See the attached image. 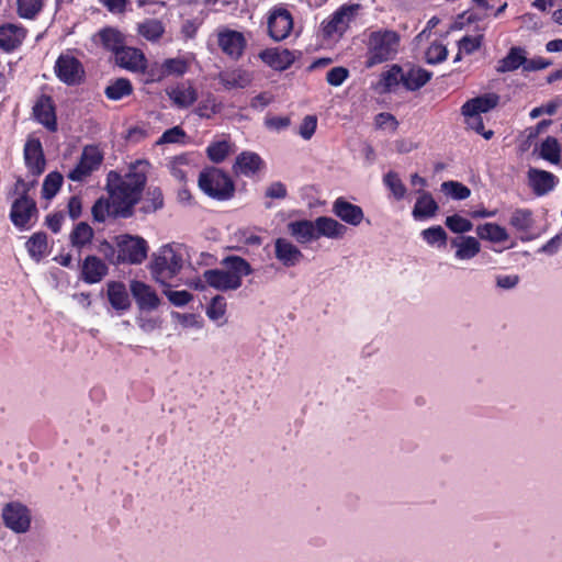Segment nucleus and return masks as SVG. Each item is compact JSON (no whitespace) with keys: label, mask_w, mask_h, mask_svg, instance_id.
I'll return each mask as SVG.
<instances>
[{"label":"nucleus","mask_w":562,"mask_h":562,"mask_svg":"<svg viewBox=\"0 0 562 562\" xmlns=\"http://www.w3.org/2000/svg\"><path fill=\"white\" fill-rule=\"evenodd\" d=\"M149 164L137 160L122 176L110 171L106 177V190L110 200L100 198L91 209L93 220L104 222L108 216L127 218L134 214V206L139 202L147 181Z\"/></svg>","instance_id":"obj_1"},{"label":"nucleus","mask_w":562,"mask_h":562,"mask_svg":"<svg viewBox=\"0 0 562 562\" xmlns=\"http://www.w3.org/2000/svg\"><path fill=\"white\" fill-rule=\"evenodd\" d=\"M221 265L222 268L203 272L205 283L221 292L238 290L243 284V278L252 273L249 262L239 256H227Z\"/></svg>","instance_id":"obj_2"},{"label":"nucleus","mask_w":562,"mask_h":562,"mask_svg":"<svg viewBox=\"0 0 562 562\" xmlns=\"http://www.w3.org/2000/svg\"><path fill=\"white\" fill-rule=\"evenodd\" d=\"M187 248L182 244H167L151 256L150 273L155 281L169 286V281L182 269L186 261Z\"/></svg>","instance_id":"obj_3"},{"label":"nucleus","mask_w":562,"mask_h":562,"mask_svg":"<svg viewBox=\"0 0 562 562\" xmlns=\"http://www.w3.org/2000/svg\"><path fill=\"white\" fill-rule=\"evenodd\" d=\"M401 37L392 30L371 32L367 41L366 67L372 68L393 59L400 47Z\"/></svg>","instance_id":"obj_4"},{"label":"nucleus","mask_w":562,"mask_h":562,"mask_svg":"<svg viewBox=\"0 0 562 562\" xmlns=\"http://www.w3.org/2000/svg\"><path fill=\"white\" fill-rule=\"evenodd\" d=\"M198 184L206 195L218 201L231 199L235 192V184L229 176L215 167L203 170Z\"/></svg>","instance_id":"obj_5"},{"label":"nucleus","mask_w":562,"mask_h":562,"mask_svg":"<svg viewBox=\"0 0 562 562\" xmlns=\"http://www.w3.org/2000/svg\"><path fill=\"white\" fill-rule=\"evenodd\" d=\"M120 263L140 265L147 257V241L139 236L121 235L116 237Z\"/></svg>","instance_id":"obj_6"},{"label":"nucleus","mask_w":562,"mask_h":562,"mask_svg":"<svg viewBox=\"0 0 562 562\" xmlns=\"http://www.w3.org/2000/svg\"><path fill=\"white\" fill-rule=\"evenodd\" d=\"M1 516L4 526L15 533H25L31 527V513L21 503L11 502L5 504Z\"/></svg>","instance_id":"obj_7"},{"label":"nucleus","mask_w":562,"mask_h":562,"mask_svg":"<svg viewBox=\"0 0 562 562\" xmlns=\"http://www.w3.org/2000/svg\"><path fill=\"white\" fill-rule=\"evenodd\" d=\"M103 160V154L97 146H86L78 165L68 173L72 181H82L99 168Z\"/></svg>","instance_id":"obj_8"},{"label":"nucleus","mask_w":562,"mask_h":562,"mask_svg":"<svg viewBox=\"0 0 562 562\" xmlns=\"http://www.w3.org/2000/svg\"><path fill=\"white\" fill-rule=\"evenodd\" d=\"M267 24L270 37L280 42L290 35L293 29V18L289 10L278 7L270 11Z\"/></svg>","instance_id":"obj_9"},{"label":"nucleus","mask_w":562,"mask_h":562,"mask_svg":"<svg viewBox=\"0 0 562 562\" xmlns=\"http://www.w3.org/2000/svg\"><path fill=\"white\" fill-rule=\"evenodd\" d=\"M37 207L29 195H21L11 205L10 220L19 228H27L31 220L36 215Z\"/></svg>","instance_id":"obj_10"},{"label":"nucleus","mask_w":562,"mask_h":562,"mask_svg":"<svg viewBox=\"0 0 562 562\" xmlns=\"http://www.w3.org/2000/svg\"><path fill=\"white\" fill-rule=\"evenodd\" d=\"M55 71L57 77L67 85L79 83L85 74L80 61L68 55H61L58 57Z\"/></svg>","instance_id":"obj_11"},{"label":"nucleus","mask_w":562,"mask_h":562,"mask_svg":"<svg viewBox=\"0 0 562 562\" xmlns=\"http://www.w3.org/2000/svg\"><path fill=\"white\" fill-rule=\"evenodd\" d=\"M217 43L223 53L233 59H238L243 55L247 44L243 33L234 30L220 32Z\"/></svg>","instance_id":"obj_12"},{"label":"nucleus","mask_w":562,"mask_h":562,"mask_svg":"<svg viewBox=\"0 0 562 562\" xmlns=\"http://www.w3.org/2000/svg\"><path fill=\"white\" fill-rule=\"evenodd\" d=\"M359 5H344L337 10L331 19L325 24L324 32L327 36L334 34L341 35L349 26V23L353 19Z\"/></svg>","instance_id":"obj_13"},{"label":"nucleus","mask_w":562,"mask_h":562,"mask_svg":"<svg viewBox=\"0 0 562 562\" xmlns=\"http://www.w3.org/2000/svg\"><path fill=\"white\" fill-rule=\"evenodd\" d=\"M527 178L529 187L538 196L548 194L554 189L558 182L553 173L537 168H529Z\"/></svg>","instance_id":"obj_14"},{"label":"nucleus","mask_w":562,"mask_h":562,"mask_svg":"<svg viewBox=\"0 0 562 562\" xmlns=\"http://www.w3.org/2000/svg\"><path fill=\"white\" fill-rule=\"evenodd\" d=\"M130 289L140 310L151 311L159 306L160 300L150 285L134 280Z\"/></svg>","instance_id":"obj_15"},{"label":"nucleus","mask_w":562,"mask_h":562,"mask_svg":"<svg viewBox=\"0 0 562 562\" xmlns=\"http://www.w3.org/2000/svg\"><path fill=\"white\" fill-rule=\"evenodd\" d=\"M274 255L284 267H294L303 258L302 251L285 238H278L276 240Z\"/></svg>","instance_id":"obj_16"},{"label":"nucleus","mask_w":562,"mask_h":562,"mask_svg":"<svg viewBox=\"0 0 562 562\" xmlns=\"http://www.w3.org/2000/svg\"><path fill=\"white\" fill-rule=\"evenodd\" d=\"M108 266L97 256H87L81 266V278L92 284L100 282L108 274Z\"/></svg>","instance_id":"obj_17"},{"label":"nucleus","mask_w":562,"mask_h":562,"mask_svg":"<svg viewBox=\"0 0 562 562\" xmlns=\"http://www.w3.org/2000/svg\"><path fill=\"white\" fill-rule=\"evenodd\" d=\"M333 212L347 224L358 226L363 220V211L360 206L338 198L333 204Z\"/></svg>","instance_id":"obj_18"},{"label":"nucleus","mask_w":562,"mask_h":562,"mask_svg":"<svg viewBox=\"0 0 562 562\" xmlns=\"http://www.w3.org/2000/svg\"><path fill=\"white\" fill-rule=\"evenodd\" d=\"M115 60L117 65L128 70L138 71L146 68L145 56L137 48L123 46L115 53Z\"/></svg>","instance_id":"obj_19"},{"label":"nucleus","mask_w":562,"mask_h":562,"mask_svg":"<svg viewBox=\"0 0 562 562\" xmlns=\"http://www.w3.org/2000/svg\"><path fill=\"white\" fill-rule=\"evenodd\" d=\"M509 224L519 234L521 240H530L533 238L531 231L535 226L533 214L528 209H516L510 216Z\"/></svg>","instance_id":"obj_20"},{"label":"nucleus","mask_w":562,"mask_h":562,"mask_svg":"<svg viewBox=\"0 0 562 562\" xmlns=\"http://www.w3.org/2000/svg\"><path fill=\"white\" fill-rule=\"evenodd\" d=\"M263 63L277 70H284L294 61V55L289 49L279 47L267 48L259 54Z\"/></svg>","instance_id":"obj_21"},{"label":"nucleus","mask_w":562,"mask_h":562,"mask_svg":"<svg viewBox=\"0 0 562 562\" xmlns=\"http://www.w3.org/2000/svg\"><path fill=\"white\" fill-rule=\"evenodd\" d=\"M26 31L16 24L0 25V47L5 52L15 49L24 40Z\"/></svg>","instance_id":"obj_22"},{"label":"nucleus","mask_w":562,"mask_h":562,"mask_svg":"<svg viewBox=\"0 0 562 562\" xmlns=\"http://www.w3.org/2000/svg\"><path fill=\"white\" fill-rule=\"evenodd\" d=\"M24 158L26 166L34 176H40L44 171L45 158L40 140L31 139L25 144Z\"/></svg>","instance_id":"obj_23"},{"label":"nucleus","mask_w":562,"mask_h":562,"mask_svg":"<svg viewBox=\"0 0 562 562\" xmlns=\"http://www.w3.org/2000/svg\"><path fill=\"white\" fill-rule=\"evenodd\" d=\"M35 119L49 131H56L57 122L53 101L47 95H42L33 108Z\"/></svg>","instance_id":"obj_24"},{"label":"nucleus","mask_w":562,"mask_h":562,"mask_svg":"<svg viewBox=\"0 0 562 562\" xmlns=\"http://www.w3.org/2000/svg\"><path fill=\"white\" fill-rule=\"evenodd\" d=\"M262 167V160L258 154L251 151L240 153L233 165L235 175L254 176Z\"/></svg>","instance_id":"obj_25"},{"label":"nucleus","mask_w":562,"mask_h":562,"mask_svg":"<svg viewBox=\"0 0 562 562\" xmlns=\"http://www.w3.org/2000/svg\"><path fill=\"white\" fill-rule=\"evenodd\" d=\"M499 102L496 93H485L473 98L462 105V114H481L494 109Z\"/></svg>","instance_id":"obj_26"},{"label":"nucleus","mask_w":562,"mask_h":562,"mask_svg":"<svg viewBox=\"0 0 562 562\" xmlns=\"http://www.w3.org/2000/svg\"><path fill=\"white\" fill-rule=\"evenodd\" d=\"M451 246L457 248L456 257L460 260H470L481 250V245L475 237L461 236L451 240Z\"/></svg>","instance_id":"obj_27"},{"label":"nucleus","mask_w":562,"mask_h":562,"mask_svg":"<svg viewBox=\"0 0 562 562\" xmlns=\"http://www.w3.org/2000/svg\"><path fill=\"white\" fill-rule=\"evenodd\" d=\"M526 50L522 47H512L508 54L498 60L496 71L499 74L517 70L519 67H525Z\"/></svg>","instance_id":"obj_28"},{"label":"nucleus","mask_w":562,"mask_h":562,"mask_svg":"<svg viewBox=\"0 0 562 562\" xmlns=\"http://www.w3.org/2000/svg\"><path fill=\"white\" fill-rule=\"evenodd\" d=\"M418 193L419 196L412 213L414 218L422 220L435 216L439 210L438 203L429 192L420 190Z\"/></svg>","instance_id":"obj_29"},{"label":"nucleus","mask_w":562,"mask_h":562,"mask_svg":"<svg viewBox=\"0 0 562 562\" xmlns=\"http://www.w3.org/2000/svg\"><path fill=\"white\" fill-rule=\"evenodd\" d=\"M288 229L301 244H306L318 238L315 222L313 223L307 220L291 222L288 225Z\"/></svg>","instance_id":"obj_30"},{"label":"nucleus","mask_w":562,"mask_h":562,"mask_svg":"<svg viewBox=\"0 0 562 562\" xmlns=\"http://www.w3.org/2000/svg\"><path fill=\"white\" fill-rule=\"evenodd\" d=\"M315 225L317 237L341 238L347 232V227L333 217L321 216L315 220Z\"/></svg>","instance_id":"obj_31"},{"label":"nucleus","mask_w":562,"mask_h":562,"mask_svg":"<svg viewBox=\"0 0 562 562\" xmlns=\"http://www.w3.org/2000/svg\"><path fill=\"white\" fill-rule=\"evenodd\" d=\"M168 97L178 108H189L198 99L196 90L191 86H177L167 91Z\"/></svg>","instance_id":"obj_32"},{"label":"nucleus","mask_w":562,"mask_h":562,"mask_svg":"<svg viewBox=\"0 0 562 562\" xmlns=\"http://www.w3.org/2000/svg\"><path fill=\"white\" fill-rule=\"evenodd\" d=\"M431 78V72L423 68H411L403 72L401 80L406 89L415 91L425 86Z\"/></svg>","instance_id":"obj_33"},{"label":"nucleus","mask_w":562,"mask_h":562,"mask_svg":"<svg viewBox=\"0 0 562 562\" xmlns=\"http://www.w3.org/2000/svg\"><path fill=\"white\" fill-rule=\"evenodd\" d=\"M108 299L115 310H127L131 304L125 285L121 282H110L108 284Z\"/></svg>","instance_id":"obj_34"},{"label":"nucleus","mask_w":562,"mask_h":562,"mask_svg":"<svg viewBox=\"0 0 562 562\" xmlns=\"http://www.w3.org/2000/svg\"><path fill=\"white\" fill-rule=\"evenodd\" d=\"M93 235L92 227L86 222H80L71 231L69 240L74 248L81 250L87 245L91 244Z\"/></svg>","instance_id":"obj_35"},{"label":"nucleus","mask_w":562,"mask_h":562,"mask_svg":"<svg viewBox=\"0 0 562 562\" xmlns=\"http://www.w3.org/2000/svg\"><path fill=\"white\" fill-rule=\"evenodd\" d=\"M220 82L227 90L243 89L250 83L249 75L240 69L222 72L218 76Z\"/></svg>","instance_id":"obj_36"},{"label":"nucleus","mask_w":562,"mask_h":562,"mask_svg":"<svg viewBox=\"0 0 562 562\" xmlns=\"http://www.w3.org/2000/svg\"><path fill=\"white\" fill-rule=\"evenodd\" d=\"M476 234L481 239L493 243H502L508 239L507 231L495 223H485L476 227Z\"/></svg>","instance_id":"obj_37"},{"label":"nucleus","mask_w":562,"mask_h":562,"mask_svg":"<svg viewBox=\"0 0 562 562\" xmlns=\"http://www.w3.org/2000/svg\"><path fill=\"white\" fill-rule=\"evenodd\" d=\"M132 83L126 78L115 79L104 90L106 98L113 101L121 100L122 98L132 94Z\"/></svg>","instance_id":"obj_38"},{"label":"nucleus","mask_w":562,"mask_h":562,"mask_svg":"<svg viewBox=\"0 0 562 562\" xmlns=\"http://www.w3.org/2000/svg\"><path fill=\"white\" fill-rule=\"evenodd\" d=\"M138 33L148 41L156 42L165 33V26L157 19H147L137 26Z\"/></svg>","instance_id":"obj_39"},{"label":"nucleus","mask_w":562,"mask_h":562,"mask_svg":"<svg viewBox=\"0 0 562 562\" xmlns=\"http://www.w3.org/2000/svg\"><path fill=\"white\" fill-rule=\"evenodd\" d=\"M540 156L551 164H559L561 160V147L557 138L547 137L540 147Z\"/></svg>","instance_id":"obj_40"},{"label":"nucleus","mask_w":562,"mask_h":562,"mask_svg":"<svg viewBox=\"0 0 562 562\" xmlns=\"http://www.w3.org/2000/svg\"><path fill=\"white\" fill-rule=\"evenodd\" d=\"M30 256L38 261L47 250V237L44 233H36L26 243Z\"/></svg>","instance_id":"obj_41"},{"label":"nucleus","mask_w":562,"mask_h":562,"mask_svg":"<svg viewBox=\"0 0 562 562\" xmlns=\"http://www.w3.org/2000/svg\"><path fill=\"white\" fill-rule=\"evenodd\" d=\"M103 46L114 52V54L124 46L123 35L121 32L114 29H104L99 33Z\"/></svg>","instance_id":"obj_42"},{"label":"nucleus","mask_w":562,"mask_h":562,"mask_svg":"<svg viewBox=\"0 0 562 562\" xmlns=\"http://www.w3.org/2000/svg\"><path fill=\"white\" fill-rule=\"evenodd\" d=\"M63 176L57 171L48 173L43 182L42 195L46 200L54 198L63 184Z\"/></svg>","instance_id":"obj_43"},{"label":"nucleus","mask_w":562,"mask_h":562,"mask_svg":"<svg viewBox=\"0 0 562 562\" xmlns=\"http://www.w3.org/2000/svg\"><path fill=\"white\" fill-rule=\"evenodd\" d=\"M232 151V144L227 140H218L212 143L207 149V157L213 162H222Z\"/></svg>","instance_id":"obj_44"},{"label":"nucleus","mask_w":562,"mask_h":562,"mask_svg":"<svg viewBox=\"0 0 562 562\" xmlns=\"http://www.w3.org/2000/svg\"><path fill=\"white\" fill-rule=\"evenodd\" d=\"M441 191L454 200H465L471 195V190L458 181H445L441 183Z\"/></svg>","instance_id":"obj_45"},{"label":"nucleus","mask_w":562,"mask_h":562,"mask_svg":"<svg viewBox=\"0 0 562 562\" xmlns=\"http://www.w3.org/2000/svg\"><path fill=\"white\" fill-rule=\"evenodd\" d=\"M222 104L217 102L216 98L209 94L203 101H201L195 109V113L201 117H211L221 111Z\"/></svg>","instance_id":"obj_46"},{"label":"nucleus","mask_w":562,"mask_h":562,"mask_svg":"<svg viewBox=\"0 0 562 562\" xmlns=\"http://www.w3.org/2000/svg\"><path fill=\"white\" fill-rule=\"evenodd\" d=\"M18 13L21 18L33 19L43 7V0H16Z\"/></svg>","instance_id":"obj_47"},{"label":"nucleus","mask_w":562,"mask_h":562,"mask_svg":"<svg viewBox=\"0 0 562 562\" xmlns=\"http://www.w3.org/2000/svg\"><path fill=\"white\" fill-rule=\"evenodd\" d=\"M384 183L397 200H401L405 196L406 188L396 172H387L384 176Z\"/></svg>","instance_id":"obj_48"},{"label":"nucleus","mask_w":562,"mask_h":562,"mask_svg":"<svg viewBox=\"0 0 562 562\" xmlns=\"http://www.w3.org/2000/svg\"><path fill=\"white\" fill-rule=\"evenodd\" d=\"M446 226L453 233L463 234L472 229L473 224L471 221L454 214L446 218Z\"/></svg>","instance_id":"obj_49"},{"label":"nucleus","mask_w":562,"mask_h":562,"mask_svg":"<svg viewBox=\"0 0 562 562\" xmlns=\"http://www.w3.org/2000/svg\"><path fill=\"white\" fill-rule=\"evenodd\" d=\"M402 68L397 65H393L391 69L382 74L380 85L383 86L385 91H390L393 87L397 86L402 81Z\"/></svg>","instance_id":"obj_50"},{"label":"nucleus","mask_w":562,"mask_h":562,"mask_svg":"<svg viewBox=\"0 0 562 562\" xmlns=\"http://www.w3.org/2000/svg\"><path fill=\"white\" fill-rule=\"evenodd\" d=\"M226 313V301L222 295H216L212 299L206 308V315L212 321H218Z\"/></svg>","instance_id":"obj_51"},{"label":"nucleus","mask_w":562,"mask_h":562,"mask_svg":"<svg viewBox=\"0 0 562 562\" xmlns=\"http://www.w3.org/2000/svg\"><path fill=\"white\" fill-rule=\"evenodd\" d=\"M164 198L162 192L159 188H148L146 193V205L144 206L145 212H155L162 207Z\"/></svg>","instance_id":"obj_52"},{"label":"nucleus","mask_w":562,"mask_h":562,"mask_svg":"<svg viewBox=\"0 0 562 562\" xmlns=\"http://www.w3.org/2000/svg\"><path fill=\"white\" fill-rule=\"evenodd\" d=\"M448 50L445 45L434 43L426 50L425 58L428 64L435 65L446 60Z\"/></svg>","instance_id":"obj_53"},{"label":"nucleus","mask_w":562,"mask_h":562,"mask_svg":"<svg viewBox=\"0 0 562 562\" xmlns=\"http://www.w3.org/2000/svg\"><path fill=\"white\" fill-rule=\"evenodd\" d=\"M423 238L429 244L434 245L436 243H440L442 245L446 244L447 234L441 226H432L426 228L422 232Z\"/></svg>","instance_id":"obj_54"},{"label":"nucleus","mask_w":562,"mask_h":562,"mask_svg":"<svg viewBox=\"0 0 562 562\" xmlns=\"http://www.w3.org/2000/svg\"><path fill=\"white\" fill-rule=\"evenodd\" d=\"M164 293L171 304L179 307L187 305L193 300V295L186 290L172 291L170 289H166Z\"/></svg>","instance_id":"obj_55"},{"label":"nucleus","mask_w":562,"mask_h":562,"mask_svg":"<svg viewBox=\"0 0 562 562\" xmlns=\"http://www.w3.org/2000/svg\"><path fill=\"white\" fill-rule=\"evenodd\" d=\"M467 117L468 126L481 134L485 139H490L493 136V131H484V123L480 114H463Z\"/></svg>","instance_id":"obj_56"},{"label":"nucleus","mask_w":562,"mask_h":562,"mask_svg":"<svg viewBox=\"0 0 562 562\" xmlns=\"http://www.w3.org/2000/svg\"><path fill=\"white\" fill-rule=\"evenodd\" d=\"M349 71L345 67H334L327 75L326 80L330 86L338 87L348 78Z\"/></svg>","instance_id":"obj_57"},{"label":"nucleus","mask_w":562,"mask_h":562,"mask_svg":"<svg viewBox=\"0 0 562 562\" xmlns=\"http://www.w3.org/2000/svg\"><path fill=\"white\" fill-rule=\"evenodd\" d=\"M316 126H317L316 116L315 115H306L300 125L299 134L301 135L302 138L307 140L314 135V133L316 131Z\"/></svg>","instance_id":"obj_58"},{"label":"nucleus","mask_w":562,"mask_h":562,"mask_svg":"<svg viewBox=\"0 0 562 562\" xmlns=\"http://www.w3.org/2000/svg\"><path fill=\"white\" fill-rule=\"evenodd\" d=\"M482 35L479 36H464L459 41V49L465 54H472L481 47Z\"/></svg>","instance_id":"obj_59"},{"label":"nucleus","mask_w":562,"mask_h":562,"mask_svg":"<svg viewBox=\"0 0 562 562\" xmlns=\"http://www.w3.org/2000/svg\"><path fill=\"white\" fill-rule=\"evenodd\" d=\"M184 136V131L179 126H175L164 132L158 140V144L179 143Z\"/></svg>","instance_id":"obj_60"},{"label":"nucleus","mask_w":562,"mask_h":562,"mask_svg":"<svg viewBox=\"0 0 562 562\" xmlns=\"http://www.w3.org/2000/svg\"><path fill=\"white\" fill-rule=\"evenodd\" d=\"M99 252L103 255L110 263L120 265V259L117 258V249H115L109 241L103 240L99 245Z\"/></svg>","instance_id":"obj_61"},{"label":"nucleus","mask_w":562,"mask_h":562,"mask_svg":"<svg viewBox=\"0 0 562 562\" xmlns=\"http://www.w3.org/2000/svg\"><path fill=\"white\" fill-rule=\"evenodd\" d=\"M560 105H561V101L559 99H555V100L550 101L549 103H547L544 105L535 108L530 112V116H531V119H537V117H539L543 113L549 114V115H553L557 112V110H558V108Z\"/></svg>","instance_id":"obj_62"},{"label":"nucleus","mask_w":562,"mask_h":562,"mask_svg":"<svg viewBox=\"0 0 562 562\" xmlns=\"http://www.w3.org/2000/svg\"><path fill=\"white\" fill-rule=\"evenodd\" d=\"M130 0H99L112 14H123L126 11V4Z\"/></svg>","instance_id":"obj_63"},{"label":"nucleus","mask_w":562,"mask_h":562,"mask_svg":"<svg viewBox=\"0 0 562 562\" xmlns=\"http://www.w3.org/2000/svg\"><path fill=\"white\" fill-rule=\"evenodd\" d=\"M266 196L270 199H284L286 196V188L282 182H273L267 188Z\"/></svg>","instance_id":"obj_64"}]
</instances>
